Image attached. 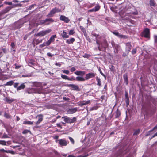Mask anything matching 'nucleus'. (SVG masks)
<instances>
[{"label": "nucleus", "mask_w": 157, "mask_h": 157, "mask_svg": "<svg viewBox=\"0 0 157 157\" xmlns=\"http://www.w3.org/2000/svg\"><path fill=\"white\" fill-rule=\"evenodd\" d=\"M61 10L57 8H55L52 9L50 11L49 13L47 15V17H52L56 13L60 12Z\"/></svg>", "instance_id": "f257e3e1"}, {"label": "nucleus", "mask_w": 157, "mask_h": 157, "mask_svg": "<svg viewBox=\"0 0 157 157\" xmlns=\"http://www.w3.org/2000/svg\"><path fill=\"white\" fill-rule=\"evenodd\" d=\"M51 31V29L42 31L39 32L37 34H35L34 36L39 37L43 36L49 33Z\"/></svg>", "instance_id": "f03ea898"}, {"label": "nucleus", "mask_w": 157, "mask_h": 157, "mask_svg": "<svg viewBox=\"0 0 157 157\" xmlns=\"http://www.w3.org/2000/svg\"><path fill=\"white\" fill-rule=\"evenodd\" d=\"M62 118L64 119L65 122L69 123H73L76 121V118L75 117H74L72 119H71L67 116H64L62 117Z\"/></svg>", "instance_id": "7ed1b4c3"}, {"label": "nucleus", "mask_w": 157, "mask_h": 157, "mask_svg": "<svg viewBox=\"0 0 157 157\" xmlns=\"http://www.w3.org/2000/svg\"><path fill=\"white\" fill-rule=\"evenodd\" d=\"M56 35H55L51 36L50 39L46 42L43 43L41 45L43 47L45 46H49L51 43L53 42L55 40V38L56 37Z\"/></svg>", "instance_id": "20e7f679"}, {"label": "nucleus", "mask_w": 157, "mask_h": 157, "mask_svg": "<svg viewBox=\"0 0 157 157\" xmlns=\"http://www.w3.org/2000/svg\"><path fill=\"white\" fill-rule=\"evenodd\" d=\"M141 35L145 37L149 38L150 37V31L149 29L146 28L144 31L142 33Z\"/></svg>", "instance_id": "39448f33"}, {"label": "nucleus", "mask_w": 157, "mask_h": 157, "mask_svg": "<svg viewBox=\"0 0 157 157\" xmlns=\"http://www.w3.org/2000/svg\"><path fill=\"white\" fill-rule=\"evenodd\" d=\"M58 141L60 147L66 146L69 143V142L67 141L64 139H59Z\"/></svg>", "instance_id": "423d86ee"}, {"label": "nucleus", "mask_w": 157, "mask_h": 157, "mask_svg": "<svg viewBox=\"0 0 157 157\" xmlns=\"http://www.w3.org/2000/svg\"><path fill=\"white\" fill-rule=\"evenodd\" d=\"M112 33L113 34L117 36L119 38L123 39H126L127 38V37L125 35L119 34V32L117 31L113 32Z\"/></svg>", "instance_id": "0eeeda50"}, {"label": "nucleus", "mask_w": 157, "mask_h": 157, "mask_svg": "<svg viewBox=\"0 0 157 157\" xmlns=\"http://www.w3.org/2000/svg\"><path fill=\"white\" fill-rule=\"evenodd\" d=\"M96 75V74L94 73H90L87 74L86 75L85 79L86 80H88L90 78L94 77Z\"/></svg>", "instance_id": "6e6552de"}, {"label": "nucleus", "mask_w": 157, "mask_h": 157, "mask_svg": "<svg viewBox=\"0 0 157 157\" xmlns=\"http://www.w3.org/2000/svg\"><path fill=\"white\" fill-rule=\"evenodd\" d=\"M60 20L64 21L66 23H68L70 21V19L65 16L61 15L60 17Z\"/></svg>", "instance_id": "1a4fd4ad"}, {"label": "nucleus", "mask_w": 157, "mask_h": 157, "mask_svg": "<svg viewBox=\"0 0 157 157\" xmlns=\"http://www.w3.org/2000/svg\"><path fill=\"white\" fill-rule=\"evenodd\" d=\"M36 90L35 89L33 88H29L27 89L26 90H25V93H27L28 94H32L33 93H35L36 92Z\"/></svg>", "instance_id": "9d476101"}, {"label": "nucleus", "mask_w": 157, "mask_h": 157, "mask_svg": "<svg viewBox=\"0 0 157 157\" xmlns=\"http://www.w3.org/2000/svg\"><path fill=\"white\" fill-rule=\"evenodd\" d=\"M67 86L68 87H71L74 90L79 91L80 90L79 87L78 86L73 84H67Z\"/></svg>", "instance_id": "9b49d317"}, {"label": "nucleus", "mask_w": 157, "mask_h": 157, "mask_svg": "<svg viewBox=\"0 0 157 157\" xmlns=\"http://www.w3.org/2000/svg\"><path fill=\"white\" fill-rule=\"evenodd\" d=\"M78 110L77 107L71 108L67 110V112L68 113L70 114H72L75 113Z\"/></svg>", "instance_id": "f8f14e48"}, {"label": "nucleus", "mask_w": 157, "mask_h": 157, "mask_svg": "<svg viewBox=\"0 0 157 157\" xmlns=\"http://www.w3.org/2000/svg\"><path fill=\"white\" fill-rule=\"evenodd\" d=\"M125 50L130 52L132 48V45L131 44V43L128 42L126 43L125 44Z\"/></svg>", "instance_id": "ddd939ff"}, {"label": "nucleus", "mask_w": 157, "mask_h": 157, "mask_svg": "<svg viewBox=\"0 0 157 157\" xmlns=\"http://www.w3.org/2000/svg\"><path fill=\"white\" fill-rule=\"evenodd\" d=\"M86 72L84 71H76L75 72V74L77 75H79L82 76L85 74Z\"/></svg>", "instance_id": "4468645a"}, {"label": "nucleus", "mask_w": 157, "mask_h": 157, "mask_svg": "<svg viewBox=\"0 0 157 157\" xmlns=\"http://www.w3.org/2000/svg\"><path fill=\"white\" fill-rule=\"evenodd\" d=\"M90 100H88L87 101H81L79 102L78 104V105L80 106H82L83 105L88 104L90 103Z\"/></svg>", "instance_id": "2eb2a0df"}, {"label": "nucleus", "mask_w": 157, "mask_h": 157, "mask_svg": "<svg viewBox=\"0 0 157 157\" xmlns=\"http://www.w3.org/2000/svg\"><path fill=\"white\" fill-rule=\"evenodd\" d=\"M38 116V120L37 122L35 123L36 125H38L43 120V116L42 115H40Z\"/></svg>", "instance_id": "dca6fc26"}, {"label": "nucleus", "mask_w": 157, "mask_h": 157, "mask_svg": "<svg viewBox=\"0 0 157 157\" xmlns=\"http://www.w3.org/2000/svg\"><path fill=\"white\" fill-rule=\"evenodd\" d=\"M25 87V83H23L17 88V91H18L24 89Z\"/></svg>", "instance_id": "f3484780"}, {"label": "nucleus", "mask_w": 157, "mask_h": 157, "mask_svg": "<svg viewBox=\"0 0 157 157\" xmlns=\"http://www.w3.org/2000/svg\"><path fill=\"white\" fill-rule=\"evenodd\" d=\"M61 36L63 38H67L69 37V35H68L67 33L64 31H63L61 33Z\"/></svg>", "instance_id": "a211bd4d"}, {"label": "nucleus", "mask_w": 157, "mask_h": 157, "mask_svg": "<svg viewBox=\"0 0 157 157\" xmlns=\"http://www.w3.org/2000/svg\"><path fill=\"white\" fill-rule=\"evenodd\" d=\"M42 40H41L40 41V40H39L38 39H34L32 42V44L33 45H34V46H35V45L38 44L39 43H40V42H41Z\"/></svg>", "instance_id": "6ab92c4d"}, {"label": "nucleus", "mask_w": 157, "mask_h": 157, "mask_svg": "<svg viewBox=\"0 0 157 157\" xmlns=\"http://www.w3.org/2000/svg\"><path fill=\"white\" fill-rule=\"evenodd\" d=\"M4 100L5 101L9 103H11L14 101V99H10L7 97L4 98Z\"/></svg>", "instance_id": "aec40b11"}, {"label": "nucleus", "mask_w": 157, "mask_h": 157, "mask_svg": "<svg viewBox=\"0 0 157 157\" xmlns=\"http://www.w3.org/2000/svg\"><path fill=\"white\" fill-rule=\"evenodd\" d=\"M123 77L124 83L126 85H127L128 84L127 75L126 74H124V75Z\"/></svg>", "instance_id": "412c9836"}, {"label": "nucleus", "mask_w": 157, "mask_h": 157, "mask_svg": "<svg viewBox=\"0 0 157 157\" xmlns=\"http://www.w3.org/2000/svg\"><path fill=\"white\" fill-rule=\"evenodd\" d=\"M149 4L151 6L155 7L156 4L154 0H150Z\"/></svg>", "instance_id": "4be33fe9"}, {"label": "nucleus", "mask_w": 157, "mask_h": 157, "mask_svg": "<svg viewBox=\"0 0 157 157\" xmlns=\"http://www.w3.org/2000/svg\"><path fill=\"white\" fill-rule=\"evenodd\" d=\"M76 80L78 81H84L85 79L82 77L78 76L76 78Z\"/></svg>", "instance_id": "5701e85b"}, {"label": "nucleus", "mask_w": 157, "mask_h": 157, "mask_svg": "<svg viewBox=\"0 0 157 157\" xmlns=\"http://www.w3.org/2000/svg\"><path fill=\"white\" fill-rule=\"evenodd\" d=\"M75 41V39L74 38H72L70 39H68L66 40V42L68 44H72Z\"/></svg>", "instance_id": "b1692460"}, {"label": "nucleus", "mask_w": 157, "mask_h": 157, "mask_svg": "<svg viewBox=\"0 0 157 157\" xmlns=\"http://www.w3.org/2000/svg\"><path fill=\"white\" fill-rule=\"evenodd\" d=\"M121 115L120 112L119 111L118 109H117L115 115V117L116 118H118Z\"/></svg>", "instance_id": "393cba45"}, {"label": "nucleus", "mask_w": 157, "mask_h": 157, "mask_svg": "<svg viewBox=\"0 0 157 157\" xmlns=\"http://www.w3.org/2000/svg\"><path fill=\"white\" fill-rule=\"evenodd\" d=\"M13 7L11 6H8L5 8L3 10V12L4 13H6L10 10Z\"/></svg>", "instance_id": "a878e982"}, {"label": "nucleus", "mask_w": 157, "mask_h": 157, "mask_svg": "<svg viewBox=\"0 0 157 157\" xmlns=\"http://www.w3.org/2000/svg\"><path fill=\"white\" fill-rule=\"evenodd\" d=\"M46 23L48 22L46 24L48 25L50 22H52L54 21V20L52 18H47L45 19Z\"/></svg>", "instance_id": "bb28decb"}, {"label": "nucleus", "mask_w": 157, "mask_h": 157, "mask_svg": "<svg viewBox=\"0 0 157 157\" xmlns=\"http://www.w3.org/2000/svg\"><path fill=\"white\" fill-rule=\"evenodd\" d=\"M0 151L2 152L9 153L12 154H13L14 153V152L13 151L9 150L8 151H7L3 149H0Z\"/></svg>", "instance_id": "cd10ccee"}, {"label": "nucleus", "mask_w": 157, "mask_h": 157, "mask_svg": "<svg viewBox=\"0 0 157 157\" xmlns=\"http://www.w3.org/2000/svg\"><path fill=\"white\" fill-rule=\"evenodd\" d=\"M36 90L35 93L41 94L43 93V89L41 88L35 89Z\"/></svg>", "instance_id": "c85d7f7f"}, {"label": "nucleus", "mask_w": 157, "mask_h": 157, "mask_svg": "<svg viewBox=\"0 0 157 157\" xmlns=\"http://www.w3.org/2000/svg\"><path fill=\"white\" fill-rule=\"evenodd\" d=\"M103 44H104L105 46H103L102 43L101 44V47H103L105 48L106 47L108 46V44L107 42V41L105 40H104Z\"/></svg>", "instance_id": "c756f323"}, {"label": "nucleus", "mask_w": 157, "mask_h": 157, "mask_svg": "<svg viewBox=\"0 0 157 157\" xmlns=\"http://www.w3.org/2000/svg\"><path fill=\"white\" fill-rule=\"evenodd\" d=\"M28 65L29 66H31L32 65H34L35 64V61L33 59L29 60L28 61Z\"/></svg>", "instance_id": "7c9ffc66"}, {"label": "nucleus", "mask_w": 157, "mask_h": 157, "mask_svg": "<svg viewBox=\"0 0 157 157\" xmlns=\"http://www.w3.org/2000/svg\"><path fill=\"white\" fill-rule=\"evenodd\" d=\"M112 46L115 48V49H118L119 47V45L116 44L114 42H112L111 43Z\"/></svg>", "instance_id": "2f4dec72"}, {"label": "nucleus", "mask_w": 157, "mask_h": 157, "mask_svg": "<svg viewBox=\"0 0 157 157\" xmlns=\"http://www.w3.org/2000/svg\"><path fill=\"white\" fill-rule=\"evenodd\" d=\"M33 123V121H25L23 122V124H24L32 125Z\"/></svg>", "instance_id": "473e14b6"}, {"label": "nucleus", "mask_w": 157, "mask_h": 157, "mask_svg": "<svg viewBox=\"0 0 157 157\" xmlns=\"http://www.w3.org/2000/svg\"><path fill=\"white\" fill-rule=\"evenodd\" d=\"M96 40V43L98 45V49L99 51L102 50L101 46L100 45L101 44H100L99 43L98 41V40H97V39Z\"/></svg>", "instance_id": "72a5a7b5"}, {"label": "nucleus", "mask_w": 157, "mask_h": 157, "mask_svg": "<svg viewBox=\"0 0 157 157\" xmlns=\"http://www.w3.org/2000/svg\"><path fill=\"white\" fill-rule=\"evenodd\" d=\"M14 83V82L13 81L11 80L10 81L7 82L6 84H5V86H11Z\"/></svg>", "instance_id": "f704fd0d"}, {"label": "nucleus", "mask_w": 157, "mask_h": 157, "mask_svg": "<svg viewBox=\"0 0 157 157\" xmlns=\"http://www.w3.org/2000/svg\"><path fill=\"white\" fill-rule=\"evenodd\" d=\"M15 44L13 42H12L11 43V50L12 51H13L14 52L15 51V50L14 49L15 48Z\"/></svg>", "instance_id": "c9c22d12"}, {"label": "nucleus", "mask_w": 157, "mask_h": 157, "mask_svg": "<svg viewBox=\"0 0 157 157\" xmlns=\"http://www.w3.org/2000/svg\"><path fill=\"white\" fill-rule=\"evenodd\" d=\"M96 80L97 82V85L99 86H100L101 85V79L100 78H98V77H96Z\"/></svg>", "instance_id": "e433bc0d"}, {"label": "nucleus", "mask_w": 157, "mask_h": 157, "mask_svg": "<svg viewBox=\"0 0 157 157\" xmlns=\"http://www.w3.org/2000/svg\"><path fill=\"white\" fill-rule=\"evenodd\" d=\"M61 77L62 78H63V79H67V80H68L69 78L67 76L65 75H63V74H62L61 75Z\"/></svg>", "instance_id": "4c0bfd02"}, {"label": "nucleus", "mask_w": 157, "mask_h": 157, "mask_svg": "<svg viewBox=\"0 0 157 157\" xmlns=\"http://www.w3.org/2000/svg\"><path fill=\"white\" fill-rule=\"evenodd\" d=\"M6 143H8V142H6L4 140H0V144L3 145H6Z\"/></svg>", "instance_id": "58836bf2"}, {"label": "nucleus", "mask_w": 157, "mask_h": 157, "mask_svg": "<svg viewBox=\"0 0 157 157\" xmlns=\"http://www.w3.org/2000/svg\"><path fill=\"white\" fill-rule=\"evenodd\" d=\"M129 52H128L127 51H126V50L125 51V52H124L122 54L123 56L124 57H125L127 55H128L129 53Z\"/></svg>", "instance_id": "ea45409f"}, {"label": "nucleus", "mask_w": 157, "mask_h": 157, "mask_svg": "<svg viewBox=\"0 0 157 157\" xmlns=\"http://www.w3.org/2000/svg\"><path fill=\"white\" fill-rule=\"evenodd\" d=\"M23 77H29L31 76V75L30 74L23 75L22 76Z\"/></svg>", "instance_id": "a19ab883"}, {"label": "nucleus", "mask_w": 157, "mask_h": 157, "mask_svg": "<svg viewBox=\"0 0 157 157\" xmlns=\"http://www.w3.org/2000/svg\"><path fill=\"white\" fill-rule=\"evenodd\" d=\"M94 8L96 11H98L100 9V6L99 5H97Z\"/></svg>", "instance_id": "79ce46f5"}, {"label": "nucleus", "mask_w": 157, "mask_h": 157, "mask_svg": "<svg viewBox=\"0 0 157 157\" xmlns=\"http://www.w3.org/2000/svg\"><path fill=\"white\" fill-rule=\"evenodd\" d=\"M75 33V32L74 30H71L69 32V35H72Z\"/></svg>", "instance_id": "37998d69"}, {"label": "nucleus", "mask_w": 157, "mask_h": 157, "mask_svg": "<svg viewBox=\"0 0 157 157\" xmlns=\"http://www.w3.org/2000/svg\"><path fill=\"white\" fill-rule=\"evenodd\" d=\"M29 132H30V131L28 130L25 129V130H24L23 131L22 133L23 134H26Z\"/></svg>", "instance_id": "c03bdc74"}, {"label": "nucleus", "mask_w": 157, "mask_h": 157, "mask_svg": "<svg viewBox=\"0 0 157 157\" xmlns=\"http://www.w3.org/2000/svg\"><path fill=\"white\" fill-rule=\"evenodd\" d=\"M97 109H98V107L97 106H94V107H92L90 109V110L92 111V110H96Z\"/></svg>", "instance_id": "a18cd8bd"}, {"label": "nucleus", "mask_w": 157, "mask_h": 157, "mask_svg": "<svg viewBox=\"0 0 157 157\" xmlns=\"http://www.w3.org/2000/svg\"><path fill=\"white\" fill-rule=\"evenodd\" d=\"M9 138V136H8L5 133H4L3 136L1 137L2 138Z\"/></svg>", "instance_id": "49530a36"}, {"label": "nucleus", "mask_w": 157, "mask_h": 157, "mask_svg": "<svg viewBox=\"0 0 157 157\" xmlns=\"http://www.w3.org/2000/svg\"><path fill=\"white\" fill-rule=\"evenodd\" d=\"M62 71L63 73L67 75L69 73V71L68 70H63Z\"/></svg>", "instance_id": "de8ad7c7"}, {"label": "nucleus", "mask_w": 157, "mask_h": 157, "mask_svg": "<svg viewBox=\"0 0 157 157\" xmlns=\"http://www.w3.org/2000/svg\"><path fill=\"white\" fill-rule=\"evenodd\" d=\"M45 23H46V22L45 21V19L44 20H41L40 21V25H43Z\"/></svg>", "instance_id": "09e8293b"}, {"label": "nucleus", "mask_w": 157, "mask_h": 157, "mask_svg": "<svg viewBox=\"0 0 157 157\" xmlns=\"http://www.w3.org/2000/svg\"><path fill=\"white\" fill-rule=\"evenodd\" d=\"M140 132V130L139 129H138L137 130H136L134 133L133 134L134 135H136L137 134H138Z\"/></svg>", "instance_id": "8fccbe9b"}, {"label": "nucleus", "mask_w": 157, "mask_h": 157, "mask_svg": "<svg viewBox=\"0 0 157 157\" xmlns=\"http://www.w3.org/2000/svg\"><path fill=\"white\" fill-rule=\"evenodd\" d=\"M4 3L6 5H12V3L11 2L6 1L4 2Z\"/></svg>", "instance_id": "3c124183"}, {"label": "nucleus", "mask_w": 157, "mask_h": 157, "mask_svg": "<svg viewBox=\"0 0 157 157\" xmlns=\"http://www.w3.org/2000/svg\"><path fill=\"white\" fill-rule=\"evenodd\" d=\"M69 140H70L71 142V143L73 144H74V139L71 137H69Z\"/></svg>", "instance_id": "603ef678"}, {"label": "nucleus", "mask_w": 157, "mask_h": 157, "mask_svg": "<svg viewBox=\"0 0 157 157\" xmlns=\"http://www.w3.org/2000/svg\"><path fill=\"white\" fill-rule=\"evenodd\" d=\"M76 80V78H75L74 77H72L71 78H69L68 80L69 81H75Z\"/></svg>", "instance_id": "864d4df0"}, {"label": "nucleus", "mask_w": 157, "mask_h": 157, "mask_svg": "<svg viewBox=\"0 0 157 157\" xmlns=\"http://www.w3.org/2000/svg\"><path fill=\"white\" fill-rule=\"evenodd\" d=\"M99 36V35L98 34H97L95 33H94V34H92L91 35V36L92 37H93V36H94L95 37H96V38H97V37Z\"/></svg>", "instance_id": "5fc2aeb1"}, {"label": "nucleus", "mask_w": 157, "mask_h": 157, "mask_svg": "<svg viewBox=\"0 0 157 157\" xmlns=\"http://www.w3.org/2000/svg\"><path fill=\"white\" fill-rule=\"evenodd\" d=\"M136 52V48L133 49L132 51V54H135Z\"/></svg>", "instance_id": "6e6d98bb"}, {"label": "nucleus", "mask_w": 157, "mask_h": 157, "mask_svg": "<svg viewBox=\"0 0 157 157\" xmlns=\"http://www.w3.org/2000/svg\"><path fill=\"white\" fill-rule=\"evenodd\" d=\"M14 65L15 66V68L16 69H18L21 67V66L17 65L16 64H15Z\"/></svg>", "instance_id": "4d7b16f0"}, {"label": "nucleus", "mask_w": 157, "mask_h": 157, "mask_svg": "<svg viewBox=\"0 0 157 157\" xmlns=\"http://www.w3.org/2000/svg\"><path fill=\"white\" fill-rule=\"evenodd\" d=\"M19 84V83H15L14 84V87L15 88H17L18 87V85Z\"/></svg>", "instance_id": "13d9d810"}, {"label": "nucleus", "mask_w": 157, "mask_h": 157, "mask_svg": "<svg viewBox=\"0 0 157 157\" xmlns=\"http://www.w3.org/2000/svg\"><path fill=\"white\" fill-rule=\"evenodd\" d=\"M63 100H66V101H68L70 100V99L69 98H68V97H63Z\"/></svg>", "instance_id": "bf43d9fd"}, {"label": "nucleus", "mask_w": 157, "mask_h": 157, "mask_svg": "<svg viewBox=\"0 0 157 157\" xmlns=\"http://www.w3.org/2000/svg\"><path fill=\"white\" fill-rule=\"evenodd\" d=\"M154 38L155 42L157 43V36L155 35L154 36Z\"/></svg>", "instance_id": "052dcab7"}, {"label": "nucleus", "mask_w": 157, "mask_h": 157, "mask_svg": "<svg viewBox=\"0 0 157 157\" xmlns=\"http://www.w3.org/2000/svg\"><path fill=\"white\" fill-rule=\"evenodd\" d=\"M88 156V155L87 154L84 155H80L77 156V157H87Z\"/></svg>", "instance_id": "680f3d73"}, {"label": "nucleus", "mask_w": 157, "mask_h": 157, "mask_svg": "<svg viewBox=\"0 0 157 157\" xmlns=\"http://www.w3.org/2000/svg\"><path fill=\"white\" fill-rule=\"evenodd\" d=\"M99 71H100V73H101V74L104 77H105V78H106V76L102 72L101 70V69H100L99 70Z\"/></svg>", "instance_id": "e2e57ef3"}, {"label": "nucleus", "mask_w": 157, "mask_h": 157, "mask_svg": "<svg viewBox=\"0 0 157 157\" xmlns=\"http://www.w3.org/2000/svg\"><path fill=\"white\" fill-rule=\"evenodd\" d=\"M83 57L84 58H88L89 57V55L86 54H85L83 56Z\"/></svg>", "instance_id": "0e129e2a"}, {"label": "nucleus", "mask_w": 157, "mask_h": 157, "mask_svg": "<svg viewBox=\"0 0 157 157\" xmlns=\"http://www.w3.org/2000/svg\"><path fill=\"white\" fill-rule=\"evenodd\" d=\"M4 116L7 118H9L10 117V116H9V115L8 114H7L6 113H5Z\"/></svg>", "instance_id": "69168bd1"}, {"label": "nucleus", "mask_w": 157, "mask_h": 157, "mask_svg": "<svg viewBox=\"0 0 157 157\" xmlns=\"http://www.w3.org/2000/svg\"><path fill=\"white\" fill-rule=\"evenodd\" d=\"M47 55L50 57H52L53 56V55H52L50 52L48 53H47Z\"/></svg>", "instance_id": "338daca9"}, {"label": "nucleus", "mask_w": 157, "mask_h": 157, "mask_svg": "<svg viewBox=\"0 0 157 157\" xmlns=\"http://www.w3.org/2000/svg\"><path fill=\"white\" fill-rule=\"evenodd\" d=\"M156 129H157V124L154 127L152 130H151V131H153Z\"/></svg>", "instance_id": "774afa93"}]
</instances>
